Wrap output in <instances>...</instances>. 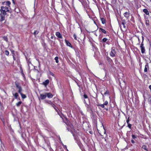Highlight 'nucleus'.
<instances>
[{
	"label": "nucleus",
	"mask_w": 151,
	"mask_h": 151,
	"mask_svg": "<svg viewBox=\"0 0 151 151\" xmlns=\"http://www.w3.org/2000/svg\"><path fill=\"white\" fill-rule=\"evenodd\" d=\"M6 14L1 13L0 14V21L2 22L5 19V15Z\"/></svg>",
	"instance_id": "0eeeda50"
},
{
	"label": "nucleus",
	"mask_w": 151,
	"mask_h": 151,
	"mask_svg": "<svg viewBox=\"0 0 151 151\" xmlns=\"http://www.w3.org/2000/svg\"><path fill=\"white\" fill-rule=\"evenodd\" d=\"M149 100L151 104V97H150L149 99Z\"/></svg>",
	"instance_id": "8fccbe9b"
},
{
	"label": "nucleus",
	"mask_w": 151,
	"mask_h": 151,
	"mask_svg": "<svg viewBox=\"0 0 151 151\" xmlns=\"http://www.w3.org/2000/svg\"><path fill=\"white\" fill-rule=\"evenodd\" d=\"M97 106L99 107V108L101 110V107L102 108H104V104H97Z\"/></svg>",
	"instance_id": "a211bd4d"
},
{
	"label": "nucleus",
	"mask_w": 151,
	"mask_h": 151,
	"mask_svg": "<svg viewBox=\"0 0 151 151\" xmlns=\"http://www.w3.org/2000/svg\"><path fill=\"white\" fill-rule=\"evenodd\" d=\"M149 88L150 89V91H151V85H150L149 86Z\"/></svg>",
	"instance_id": "603ef678"
},
{
	"label": "nucleus",
	"mask_w": 151,
	"mask_h": 151,
	"mask_svg": "<svg viewBox=\"0 0 151 151\" xmlns=\"http://www.w3.org/2000/svg\"><path fill=\"white\" fill-rule=\"evenodd\" d=\"M84 103L86 104V106L87 107V108H88V109H90V110H91V118L93 120H94V121H95L96 119H97V116L95 114H94L93 112L91 110V109H90V108H89L88 107L89 105H88L86 103V100L85 99H84Z\"/></svg>",
	"instance_id": "f03ea898"
},
{
	"label": "nucleus",
	"mask_w": 151,
	"mask_h": 151,
	"mask_svg": "<svg viewBox=\"0 0 151 151\" xmlns=\"http://www.w3.org/2000/svg\"><path fill=\"white\" fill-rule=\"evenodd\" d=\"M49 81L48 79L46 80L44 82H43V84L45 87L49 83Z\"/></svg>",
	"instance_id": "dca6fc26"
},
{
	"label": "nucleus",
	"mask_w": 151,
	"mask_h": 151,
	"mask_svg": "<svg viewBox=\"0 0 151 151\" xmlns=\"http://www.w3.org/2000/svg\"><path fill=\"white\" fill-rule=\"evenodd\" d=\"M109 99H110V97L109 96Z\"/></svg>",
	"instance_id": "774afa93"
},
{
	"label": "nucleus",
	"mask_w": 151,
	"mask_h": 151,
	"mask_svg": "<svg viewBox=\"0 0 151 151\" xmlns=\"http://www.w3.org/2000/svg\"><path fill=\"white\" fill-rule=\"evenodd\" d=\"M132 138L133 139H135L136 138V136L135 135H132Z\"/></svg>",
	"instance_id": "c03bdc74"
},
{
	"label": "nucleus",
	"mask_w": 151,
	"mask_h": 151,
	"mask_svg": "<svg viewBox=\"0 0 151 151\" xmlns=\"http://www.w3.org/2000/svg\"><path fill=\"white\" fill-rule=\"evenodd\" d=\"M73 37L75 40H77V38L76 35L75 34H74L73 35Z\"/></svg>",
	"instance_id": "72a5a7b5"
},
{
	"label": "nucleus",
	"mask_w": 151,
	"mask_h": 151,
	"mask_svg": "<svg viewBox=\"0 0 151 151\" xmlns=\"http://www.w3.org/2000/svg\"><path fill=\"white\" fill-rule=\"evenodd\" d=\"M55 35L58 38L62 39V36L61 34L59 32H56Z\"/></svg>",
	"instance_id": "f8f14e48"
},
{
	"label": "nucleus",
	"mask_w": 151,
	"mask_h": 151,
	"mask_svg": "<svg viewBox=\"0 0 151 151\" xmlns=\"http://www.w3.org/2000/svg\"><path fill=\"white\" fill-rule=\"evenodd\" d=\"M4 24L6 25H7V24H6V21L4 22Z\"/></svg>",
	"instance_id": "4d7b16f0"
},
{
	"label": "nucleus",
	"mask_w": 151,
	"mask_h": 151,
	"mask_svg": "<svg viewBox=\"0 0 151 151\" xmlns=\"http://www.w3.org/2000/svg\"><path fill=\"white\" fill-rule=\"evenodd\" d=\"M143 37H142V42L140 45V47L141 49V52L142 53H144L145 51V47L143 46Z\"/></svg>",
	"instance_id": "423d86ee"
},
{
	"label": "nucleus",
	"mask_w": 151,
	"mask_h": 151,
	"mask_svg": "<svg viewBox=\"0 0 151 151\" xmlns=\"http://www.w3.org/2000/svg\"><path fill=\"white\" fill-rule=\"evenodd\" d=\"M0 119L1 120V121L2 122L3 124L4 125L5 124V121H4V118L3 117H1Z\"/></svg>",
	"instance_id": "7c9ffc66"
},
{
	"label": "nucleus",
	"mask_w": 151,
	"mask_h": 151,
	"mask_svg": "<svg viewBox=\"0 0 151 151\" xmlns=\"http://www.w3.org/2000/svg\"><path fill=\"white\" fill-rule=\"evenodd\" d=\"M12 95L14 96L15 99H17L18 98V97L19 96L18 93H14L13 92H12Z\"/></svg>",
	"instance_id": "6ab92c4d"
},
{
	"label": "nucleus",
	"mask_w": 151,
	"mask_h": 151,
	"mask_svg": "<svg viewBox=\"0 0 151 151\" xmlns=\"http://www.w3.org/2000/svg\"><path fill=\"white\" fill-rule=\"evenodd\" d=\"M19 94L21 95L22 98V99H24L26 98L27 97L25 95L23 94L22 93V92H21L20 93H19Z\"/></svg>",
	"instance_id": "412c9836"
},
{
	"label": "nucleus",
	"mask_w": 151,
	"mask_h": 151,
	"mask_svg": "<svg viewBox=\"0 0 151 151\" xmlns=\"http://www.w3.org/2000/svg\"><path fill=\"white\" fill-rule=\"evenodd\" d=\"M62 145H63V147H64V148H66V150H67V146H66V145H64L63 144H62Z\"/></svg>",
	"instance_id": "49530a36"
},
{
	"label": "nucleus",
	"mask_w": 151,
	"mask_h": 151,
	"mask_svg": "<svg viewBox=\"0 0 151 151\" xmlns=\"http://www.w3.org/2000/svg\"><path fill=\"white\" fill-rule=\"evenodd\" d=\"M1 13L6 15V12H9L8 7L6 6H1L0 10Z\"/></svg>",
	"instance_id": "f257e3e1"
},
{
	"label": "nucleus",
	"mask_w": 151,
	"mask_h": 151,
	"mask_svg": "<svg viewBox=\"0 0 151 151\" xmlns=\"http://www.w3.org/2000/svg\"><path fill=\"white\" fill-rule=\"evenodd\" d=\"M5 54L6 55H8L9 54V52L8 50H6L5 51Z\"/></svg>",
	"instance_id": "473e14b6"
},
{
	"label": "nucleus",
	"mask_w": 151,
	"mask_h": 151,
	"mask_svg": "<svg viewBox=\"0 0 151 151\" xmlns=\"http://www.w3.org/2000/svg\"><path fill=\"white\" fill-rule=\"evenodd\" d=\"M47 102L50 104L52 106L53 105V104L50 101H47Z\"/></svg>",
	"instance_id": "c85d7f7f"
},
{
	"label": "nucleus",
	"mask_w": 151,
	"mask_h": 151,
	"mask_svg": "<svg viewBox=\"0 0 151 151\" xmlns=\"http://www.w3.org/2000/svg\"><path fill=\"white\" fill-rule=\"evenodd\" d=\"M6 5H7L9 7L10 5L11 4V2L9 1H7L6 2Z\"/></svg>",
	"instance_id": "bb28decb"
},
{
	"label": "nucleus",
	"mask_w": 151,
	"mask_h": 151,
	"mask_svg": "<svg viewBox=\"0 0 151 151\" xmlns=\"http://www.w3.org/2000/svg\"><path fill=\"white\" fill-rule=\"evenodd\" d=\"M104 34L106 33V31L104 30Z\"/></svg>",
	"instance_id": "0e129e2a"
},
{
	"label": "nucleus",
	"mask_w": 151,
	"mask_h": 151,
	"mask_svg": "<svg viewBox=\"0 0 151 151\" xmlns=\"http://www.w3.org/2000/svg\"><path fill=\"white\" fill-rule=\"evenodd\" d=\"M101 50L102 52H104V48H103V47H104V38H103L102 41H101Z\"/></svg>",
	"instance_id": "6e6552de"
},
{
	"label": "nucleus",
	"mask_w": 151,
	"mask_h": 151,
	"mask_svg": "<svg viewBox=\"0 0 151 151\" xmlns=\"http://www.w3.org/2000/svg\"><path fill=\"white\" fill-rule=\"evenodd\" d=\"M99 30L100 31H101L103 33H104V29L101 28H100L99 29Z\"/></svg>",
	"instance_id": "37998d69"
},
{
	"label": "nucleus",
	"mask_w": 151,
	"mask_h": 151,
	"mask_svg": "<svg viewBox=\"0 0 151 151\" xmlns=\"http://www.w3.org/2000/svg\"><path fill=\"white\" fill-rule=\"evenodd\" d=\"M26 60L28 64V65L29 67V69H30V67L31 65H32V64L31 63V61L30 60V59L28 60L27 58H26Z\"/></svg>",
	"instance_id": "9b49d317"
},
{
	"label": "nucleus",
	"mask_w": 151,
	"mask_h": 151,
	"mask_svg": "<svg viewBox=\"0 0 151 151\" xmlns=\"http://www.w3.org/2000/svg\"><path fill=\"white\" fill-rule=\"evenodd\" d=\"M76 142L78 145L79 148L81 150L84 149L83 147V146L82 144L81 143V142L78 139H76Z\"/></svg>",
	"instance_id": "39448f33"
},
{
	"label": "nucleus",
	"mask_w": 151,
	"mask_h": 151,
	"mask_svg": "<svg viewBox=\"0 0 151 151\" xmlns=\"http://www.w3.org/2000/svg\"><path fill=\"white\" fill-rule=\"evenodd\" d=\"M21 73H22V76L23 77V78H24V79L25 78V75L24 74V73H23V71H22V72H21Z\"/></svg>",
	"instance_id": "58836bf2"
},
{
	"label": "nucleus",
	"mask_w": 151,
	"mask_h": 151,
	"mask_svg": "<svg viewBox=\"0 0 151 151\" xmlns=\"http://www.w3.org/2000/svg\"><path fill=\"white\" fill-rule=\"evenodd\" d=\"M58 58L57 56L55 58V60L56 62L57 63H58Z\"/></svg>",
	"instance_id": "2f4dec72"
},
{
	"label": "nucleus",
	"mask_w": 151,
	"mask_h": 151,
	"mask_svg": "<svg viewBox=\"0 0 151 151\" xmlns=\"http://www.w3.org/2000/svg\"><path fill=\"white\" fill-rule=\"evenodd\" d=\"M106 111H108V108H106Z\"/></svg>",
	"instance_id": "e2e57ef3"
},
{
	"label": "nucleus",
	"mask_w": 151,
	"mask_h": 151,
	"mask_svg": "<svg viewBox=\"0 0 151 151\" xmlns=\"http://www.w3.org/2000/svg\"><path fill=\"white\" fill-rule=\"evenodd\" d=\"M131 142L133 143H134L135 142L132 139L131 140Z\"/></svg>",
	"instance_id": "3c124183"
},
{
	"label": "nucleus",
	"mask_w": 151,
	"mask_h": 151,
	"mask_svg": "<svg viewBox=\"0 0 151 151\" xmlns=\"http://www.w3.org/2000/svg\"><path fill=\"white\" fill-rule=\"evenodd\" d=\"M42 137H43V138L44 139L45 141V142H46L45 138L46 137L45 136H44V135H42Z\"/></svg>",
	"instance_id": "79ce46f5"
},
{
	"label": "nucleus",
	"mask_w": 151,
	"mask_h": 151,
	"mask_svg": "<svg viewBox=\"0 0 151 151\" xmlns=\"http://www.w3.org/2000/svg\"><path fill=\"white\" fill-rule=\"evenodd\" d=\"M124 17L126 18H128L129 15V12H126L124 14Z\"/></svg>",
	"instance_id": "aec40b11"
},
{
	"label": "nucleus",
	"mask_w": 151,
	"mask_h": 151,
	"mask_svg": "<svg viewBox=\"0 0 151 151\" xmlns=\"http://www.w3.org/2000/svg\"><path fill=\"white\" fill-rule=\"evenodd\" d=\"M129 117H128V119L127 120V124L129 123Z\"/></svg>",
	"instance_id": "09e8293b"
},
{
	"label": "nucleus",
	"mask_w": 151,
	"mask_h": 151,
	"mask_svg": "<svg viewBox=\"0 0 151 151\" xmlns=\"http://www.w3.org/2000/svg\"><path fill=\"white\" fill-rule=\"evenodd\" d=\"M13 59H14V60H16V59H15V57H14V55H13Z\"/></svg>",
	"instance_id": "6e6d98bb"
},
{
	"label": "nucleus",
	"mask_w": 151,
	"mask_h": 151,
	"mask_svg": "<svg viewBox=\"0 0 151 151\" xmlns=\"http://www.w3.org/2000/svg\"><path fill=\"white\" fill-rule=\"evenodd\" d=\"M52 106L53 107V108L55 110V111L57 112L58 114L60 116H61L60 112L58 110V109L56 106L53 104V105Z\"/></svg>",
	"instance_id": "9d476101"
},
{
	"label": "nucleus",
	"mask_w": 151,
	"mask_h": 151,
	"mask_svg": "<svg viewBox=\"0 0 151 151\" xmlns=\"http://www.w3.org/2000/svg\"><path fill=\"white\" fill-rule=\"evenodd\" d=\"M143 12L147 15H148L149 14V11L146 9H144L143 10Z\"/></svg>",
	"instance_id": "4be33fe9"
},
{
	"label": "nucleus",
	"mask_w": 151,
	"mask_h": 151,
	"mask_svg": "<svg viewBox=\"0 0 151 151\" xmlns=\"http://www.w3.org/2000/svg\"><path fill=\"white\" fill-rule=\"evenodd\" d=\"M17 9V8H15V11L16 12H17V11H16V10Z\"/></svg>",
	"instance_id": "680f3d73"
},
{
	"label": "nucleus",
	"mask_w": 151,
	"mask_h": 151,
	"mask_svg": "<svg viewBox=\"0 0 151 151\" xmlns=\"http://www.w3.org/2000/svg\"><path fill=\"white\" fill-rule=\"evenodd\" d=\"M99 12H100V10H99ZM100 18L102 22V24H104V17L102 14H101V13H100Z\"/></svg>",
	"instance_id": "f3484780"
},
{
	"label": "nucleus",
	"mask_w": 151,
	"mask_h": 151,
	"mask_svg": "<svg viewBox=\"0 0 151 151\" xmlns=\"http://www.w3.org/2000/svg\"><path fill=\"white\" fill-rule=\"evenodd\" d=\"M21 101H19L16 104V105L17 107H19L20 105L22 104Z\"/></svg>",
	"instance_id": "a878e982"
},
{
	"label": "nucleus",
	"mask_w": 151,
	"mask_h": 151,
	"mask_svg": "<svg viewBox=\"0 0 151 151\" xmlns=\"http://www.w3.org/2000/svg\"><path fill=\"white\" fill-rule=\"evenodd\" d=\"M128 124V126L129 127V128H130V129L131 128V126H132V125L131 124H129V123H128V124Z\"/></svg>",
	"instance_id": "a19ab883"
},
{
	"label": "nucleus",
	"mask_w": 151,
	"mask_h": 151,
	"mask_svg": "<svg viewBox=\"0 0 151 151\" xmlns=\"http://www.w3.org/2000/svg\"><path fill=\"white\" fill-rule=\"evenodd\" d=\"M51 39H53V36H52L51 37Z\"/></svg>",
	"instance_id": "13d9d810"
},
{
	"label": "nucleus",
	"mask_w": 151,
	"mask_h": 151,
	"mask_svg": "<svg viewBox=\"0 0 151 151\" xmlns=\"http://www.w3.org/2000/svg\"><path fill=\"white\" fill-rule=\"evenodd\" d=\"M102 126H103V128H104V125L102 124Z\"/></svg>",
	"instance_id": "69168bd1"
},
{
	"label": "nucleus",
	"mask_w": 151,
	"mask_h": 151,
	"mask_svg": "<svg viewBox=\"0 0 151 151\" xmlns=\"http://www.w3.org/2000/svg\"><path fill=\"white\" fill-rule=\"evenodd\" d=\"M83 96V97L84 99H88L87 95L86 94H84Z\"/></svg>",
	"instance_id": "f704fd0d"
},
{
	"label": "nucleus",
	"mask_w": 151,
	"mask_h": 151,
	"mask_svg": "<svg viewBox=\"0 0 151 151\" xmlns=\"http://www.w3.org/2000/svg\"><path fill=\"white\" fill-rule=\"evenodd\" d=\"M108 104V102L107 101H106L104 102V105H107Z\"/></svg>",
	"instance_id": "de8ad7c7"
},
{
	"label": "nucleus",
	"mask_w": 151,
	"mask_h": 151,
	"mask_svg": "<svg viewBox=\"0 0 151 151\" xmlns=\"http://www.w3.org/2000/svg\"><path fill=\"white\" fill-rule=\"evenodd\" d=\"M46 97V93H45V94H40V98L43 100L45 99Z\"/></svg>",
	"instance_id": "ddd939ff"
},
{
	"label": "nucleus",
	"mask_w": 151,
	"mask_h": 151,
	"mask_svg": "<svg viewBox=\"0 0 151 151\" xmlns=\"http://www.w3.org/2000/svg\"><path fill=\"white\" fill-rule=\"evenodd\" d=\"M122 26L124 28H125V23L124 22H122Z\"/></svg>",
	"instance_id": "e433bc0d"
},
{
	"label": "nucleus",
	"mask_w": 151,
	"mask_h": 151,
	"mask_svg": "<svg viewBox=\"0 0 151 151\" xmlns=\"http://www.w3.org/2000/svg\"><path fill=\"white\" fill-rule=\"evenodd\" d=\"M68 131H70V129H69L68 128Z\"/></svg>",
	"instance_id": "052dcab7"
},
{
	"label": "nucleus",
	"mask_w": 151,
	"mask_h": 151,
	"mask_svg": "<svg viewBox=\"0 0 151 151\" xmlns=\"http://www.w3.org/2000/svg\"><path fill=\"white\" fill-rule=\"evenodd\" d=\"M149 68V66L147 64L146 65H145V68L144 69V72H147V69Z\"/></svg>",
	"instance_id": "5701e85b"
},
{
	"label": "nucleus",
	"mask_w": 151,
	"mask_h": 151,
	"mask_svg": "<svg viewBox=\"0 0 151 151\" xmlns=\"http://www.w3.org/2000/svg\"><path fill=\"white\" fill-rule=\"evenodd\" d=\"M82 151H86L85 149H84L83 150H82Z\"/></svg>",
	"instance_id": "bf43d9fd"
},
{
	"label": "nucleus",
	"mask_w": 151,
	"mask_h": 151,
	"mask_svg": "<svg viewBox=\"0 0 151 151\" xmlns=\"http://www.w3.org/2000/svg\"><path fill=\"white\" fill-rule=\"evenodd\" d=\"M50 75H51L52 76H55L54 74L52 72H50Z\"/></svg>",
	"instance_id": "4c0bfd02"
},
{
	"label": "nucleus",
	"mask_w": 151,
	"mask_h": 151,
	"mask_svg": "<svg viewBox=\"0 0 151 151\" xmlns=\"http://www.w3.org/2000/svg\"><path fill=\"white\" fill-rule=\"evenodd\" d=\"M15 86L16 88L18 89V92L19 93L22 91V89L21 86L19 85V83H16Z\"/></svg>",
	"instance_id": "20e7f679"
},
{
	"label": "nucleus",
	"mask_w": 151,
	"mask_h": 151,
	"mask_svg": "<svg viewBox=\"0 0 151 151\" xmlns=\"http://www.w3.org/2000/svg\"><path fill=\"white\" fill-rule=\"evenodd\" d=\"M116 54V52L115 50L114 49L112 50L111 52L110 53V55L112 57H114L115 55V54Z\"/></svg>",
	"instance_id": "2eb2a0df"
},
{
	"label": "nucleus",
	"mask_w": 151,
	"mask_h": 151,
	"mask_svg": "<svg viewBox=\"0 0 151 151\" xmlns=\"http://www.w3.org/2000/svg\"><path fill=\"white\" fill-rule=\"evenodd\" d=\"M38 32L37 31L35 30V31L34 32V34L35 35H36L38 34Z\"/></svg>",
	"instance_id": "c9c22d12"
},
{
	"label": "nucleus",
	"mask_w": 151,
	"mask_h": 151,
	"mask_svg": "<svg viewBox=\"0 0 151 151\" xmlns=\"http://www.w3.org/2000/svg\"><path fill=\"white\" fill-rule=\"evenodd\" d=\"M99 64V65H100L102 64V63H100Z\"/></svg>",
	"instance_id": "338daca9"
},
{
	"label": "nucleus",
	"mask_w": 151,
	"mask_h": 151,
	"mask_svg": "<svg viewBox=\"0 0 151 151\" xmlns=\"http://www.w3.org/2000/svg\"><path fill=\"white\" fill-rule=\"evenodd\" d=\"M88 16L90 19L93 21L94 23L97 25V24H98V22L97 18L96 17L95 15H94L93 16H91L90 14H88Z\"/></svg>",
	"instance_id": "7ed1b4c3"
},
{
	"label": "nucleus",
	"mask_w": 151,
	"mask_h": 151,
	"mask_svg": "<svg viewBox=\"0 0 151 151\" xmlns=\"http://www.w3.org/2000/svg\"><path fill=\"white\" fill-rule=\"evenodd\" d=\"M46 97L49 98H51L53 96V95L50 93H46Z\"/></svg>",
	"instance_id": "4468645a"
},
{
	"label": "nucleus",
	"mask_w": 151,
	"mask_h": 151,
	"mask_svg": "<svg viewBox=\"0 0 151 151\" xmlns=\"http://www.w3.org/2000/svg\"><path fill=\"white\" fill-rule=\"evenodd\" d=\"M3 40H5V41H6V42H8V39L7 37L4 36L3 37Z\"/></svg>",
	"instance_id": "cd10ccee"
},
{
	"label": "nucleus",
	"mask_w": 151,
	"mask_h": 151,
	"mask_svg": "<svg viewBox=\"0 0 151 151\" xmlns=\"http://www.w3.org/2000/svg\"><path fill=\"white\" fill-rule=\"evenodd\" d=\"M12 3L13 4H15V2L14 1V0H12Z\"/></svg>",
	"instance_id": "5fc2aeb1"
},
{
	"label": "nucleus",
	"mask_w": 151,
	"mask_h": 151,
	"mask_svg": "<svg viewBox=\"0 0 151 151\" xmlns=\"http://www.w3.org/2000/svg\"><path fill=\"white\" fill-rule=\"evenodd\" d=\"M109 93V92L108 91H106L105 93H104V94H108Z\"/></svg>",
	"instance_id": "a18cd8bd"
},
{
	"label": "nucleus",
	"mask_w": 151,
	"mask_h": 151,
	"mask_svg": "<svg viewBox=\"0 0 151 151\" xmlns=\"http://www.w3.org/2000/svg\"><path fill=\"white\" fill-rule=\"evenodd\" d=\"M146 24L147 25H149L148 22L147 21L146 22Z\"/></svg>",
	"instance_id": "864d4df0"
},
{
	"label": "nucleus",
	"mask_w": 151,
	"mask_h": 151,
	"mask_svg": "<svg viewBox=\"0 0 151 151\" xmlns=\"http://www.w3.org/2000/svg\"><path fill=\"white\" fill-rule=\"evenodd\" d=\"M108 40V39L107 38H104V43L105 42L106 43V44H109V41L106 42Z\"/></svg>",
	"instance_id": "c756f323"
},
{
	"label": "nucleus",
	"mask_w": 151,
	"mask_h": 151,
	"mask_svg": "<svg viewBox=\"0 0 151 151\" xmlns=\"http://www.w3.org/2000/svg\"><path fill=\"white\" fill-rule=\"evenodd\" d=\"M65 43L66 44V45L67 46L70 47L71 48H73V47L72 46V45L70 43V42H69V41H68V40H66V39L65 40Z\"/></svg>",
	"instance_id": "1a4fd4ad"
},
{
	"label": "nucleus",
	"mask_w": 151,
	"mask_h": 151,
	"mask_svg": "<svg viewBox=\"0 0 151 151\" xmlns=\"http://www.w3.org/2000/svg\"><path fill=\"white\" fill-rule=\"evenodd\" d=\"M142 147L143 149L147 151H148L147 146L146 145H143L142 146Z\"/></svg>",
	"instance_id": "393cba45"
},
{
	"label": "nucleus",
	"mask_w": 151,
	"mask_h": 151,
	"mask_svg": "<svg viewBox=\"0 0 151 151\" xmlns=\"http://www.w3.org/2000/svg\"><path fill=\"white\" fill-rule=\"evenodd\" d=\"M87 13L88 14H88H90V15L91 16H93V15H94V14L91 11H90L89 12H87Z\"/></svg>",
	"instance_id": "b1692460"
},
{
	"label": "nucleus",
	"mask_w": 151,
	"mask_h": 151,
	"mask_svg": "<svg viewBox=\"0 0 151 151\" xmlns=\"http://www.w3.org/2000/svg\"><path fill=\"white\" fill-rule=\"evenodd\" d=\"M69 127H70L72 129H74L73 128V126L72 124H70V125H69Z\"/></svg>",
	"instance_id": "ea45409f"
}]
</instances>
